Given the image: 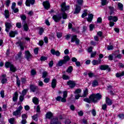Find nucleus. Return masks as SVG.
<instances>
[{
  "label": "nucleus",
  "mask_w": 124,
  "mask_h": 124,
  "mask_svg": "<svg viewBox=\"0 0 124 124\" xmlns=\"http://www.w3.org/2000/svg\"><path fill=\"white\" fill-rule=\"evenodd\" d=\"M16 44H18L21 51H24V50H25V47H24V43L23 42L21 41H18L16 42Z\"/></svg>",
  "instance_id": "obj_21"
},
{
  "label": "nucleus",
  "mask_w": 124,
  "mask_h": 124,
  "mask_svg": "<svg viewBox=\"0 0 124 124\" xmlns=\"http://www.w3.org/2000/svg\"><path fill=\"white\" fill-rule=\"evenodd\" d=\"M43 32H44V29H43V28H40L39 31V34L40 35H42V33H43Z\"/></svg>",
  "instance_id": "obj_49"
},
{
  "label": "nucleus",
  "mask_w": 124,
  "mask_h": 124,
  "mask_svg": "<svg viewBox=\"0 0 124 124\" xmlns=\"http://www.w3.org/2000/svg\"><path fill=\"white\" fill-rule=\"evenodd\" d=\"M6 82H7V78H3L1 80V83L3 85L5 84V83H6Z\"/></svg>",
  "instance_id": "obj_50"
},
{
  "label": "nucleus",
  "mask_w": 124,
  "mask_h": 124,
  "mask_svg": "<svg viewBox=\"0 0 124 124\" xmlns=\"http://www.w3.org/2000/svg\"><path fill=\"white\" fill-rule=\"evenodd\" d=\"M106 103L107 105H108V106H111L112 104H113V102L112 101V100L110 99V98L108 97H106Z\"/></svg>",
  "instance_id": "obj_19"
},
{
  "label": "nucleus",
  "mask_w": 124,
  "mask_h": 124,
  "mask_svg": "<svg viewBox=\"0 0 124 124\" xmlns=\"http://www.w3.org/2000/svg\"><path fill=\"white\" fill-rule=\"evenodd\" d=\"M56 87H57V79H56V78H53L52 80L51 88H52V89H55Z\"/></svg>",
  "instance_id": "obj_22"
},
{
  "label": "nucleus",
  "mask_w": 124,
  "mask_h": 124,
  "mask_svg": "<svg viewBox=\"0 0 124 124\" xmlns=\"http://www.w3.org/2000/svg\"><path fill=\"white\" fill-rule=\"evenodd\" d=\"M16 34H18V31H11L9 33V36L11 38L15 37V36H16Z\"/></svg>",
  "instance_id": "obj_18"
},
{
  "label": "nucleus",
  "mask_w": 124,
  "mask_h": 124,
  "mask_svg": "<svg viewBox=\"0 0 124 124\" xmlns=\"http://www.w3.org/2000/svg\"><path fill=\"white\" fill-rule=\"evenodd\" d=\"M21 81L22 85H25V84H26V82H27V78H21Z\"/></svg>",
  "instance_id": "obj_41"
},
{
  "label": "nucleus",
  "mask_w": 124,
  "mask_h": 124,
  "mask_svg": "<svg viewBox=\"0 0 124 124\" xmlns=\"http://www.w3.org/2000/svg\"><path fill=\"white\" fill-rule=\"evenodd\" d=\"M40 61L41 62H45V61H47V57L42 56L40 57Z\"/></svg>",
  "instance_id": "obj_44"
},
{
  "label": "nucleus",
  "mask_w": 124,
  "mask_h": 124,
  "mask_svg": "<svg viewBox=\"0 0 124 124\" xmlns=\"http://www.w3.org/2000/svg\"><path fill=\"white\" fill-rule=\"evenodd\" d=\"M89 93V90L86 88L83 92V94L82 95V97H86L88 95Z\"/></svg>",
  "instance_id": "obj_35"
},
{
  "label": "nucleus",
  "mask_w": 124,
  "mask_h": 124,
  "mask_svg": "<svg viewBox=\"0 0 124 124\" xmlns=\"http://www.w3.org/2000/svg\"><path fill=\"white\" fill-rule=\"evenodd\" d=\"M24 97L25 96H24L23 95H21L19 96V101L20 102H22L24 101Z\"/></svg>",
  "instance_id": "obj_62"
},
{
  "label": "nucleus",
  "mask_w": 124,
  "mask_h": 124,
  "mask_svg": "<svg viewBox=\"0 0 124 124\" xmlns=\"http://www.w3.org/2000/svg\"><path fill=\"white\" fill-rule=\"evenodd\" d=\"M61 7L62 12H65V11H67V10L70 9V6L69 5L66 6V3L65 2L62 3Z\"/></svg>",
  "instance_id": "obj_4"
},
{
  "label": "nucleus",
  "mask_w": 124,
  "mask_h": 124,
  "mask_svg": "<svg viewBox=\"0 0 124 124\" xmlns=\"http://www.w3.org/2000/svg\"><path fill=\"white\" fill-rule=\"evenodd\" d=\"M61 15L63 20H66L67 18V14L66 13L62 12Z\"/></svg>",
  "instance_id": "obj_33"
},
{
  "label": "nucleus",
  "mask_w": 124,
  "mask_h": 124,
  "mask_svg": "<svg viewBox=\"0 0 124 124\" xmlns=\"http://www.w3.org/2000/svg\"><path fill=\"white\" fill-rule=\"evenodd\" d=\"M101 98H102V95L100 94V93H92L89 96V98H85L83 99V101H85V102H87V103L91 104L92 102H93V103H97Z\"/></svg>",
  "instance_id": "obj_1"
},
{
  "label": "nucleus",
  "mask_w": 124,
  "mask_h": 124,
  "mask_svg": "<svg viewBox=\"0 0 124 124\" xmlns=\"http://www.w3.org/2000/svg\"><path fill=\"white\" fill-rule=\"evenodd\" d=\"M9 123L11 124H14V123H15V118H10L9 119Z\"/></svg>",
  "instance_id": "obj_39"
},
{
  "label": "nucleus",
  "mask_w": 124,
  "mask_h": 124,
  "mask_svg": "<svg viewBox=\"0 0 124 124\" xmlns=\"http://www.w3.org/2000/svg\"><path fill=\"white\" fill-rule=\"evenodd\" d=\"M43 5L46 10H49L51 7V4H50V2L48 0L43 2Z\"/></svg>",
  "instance_id": "obj_6"
},
{
  "label": "nucleus",
  "mask_w": 124,
  "mask_h": 124,
  "mask_svg": "<svg viewBox=\"0 0 124 124\" xmlns=\"http://www.w3.org/2000/svg\"><path fill=\"white\" fill-rule=\"evenodd\" d=\"M23 55V53H22V51H19L17 54L16 56L15 57L16 61H18L19 62H21L22 61V59H23V57L22 55Z\"/></svg>",
  "instance_id": "obj_13"
},
{
  "label": "nucleus",
  "mask_w": 124,
  "mask_h": 124,
  "mask_svg": "<svg viewBox=\"0 0 124 124\" xmlns=\"http://www.w3.org/2000/svg\"><path fill=\"white\" fill-rule=\"evenodd\" d=\"M117 54H118L117 55ZM114 55L115 56V58H118V59H122V54H120V50H116L114 53Z\"/></svg>",
  "instance_id": "obj_23"
},
{
  "label": "nucleus",
  "mask_w": 124,
  "mask_h": 124,
  "mask_svg": "<svg viewBox=\"0 0 124 124\" xmlns=\"http://www.w3.org/2000/svg\"><path fill=\"white\" fill-rule=\"evenodd\" d=\"M108 59L109 61H113L114 59V56H113L112 54H110L108 57Z\"/></svg>",
  "instance_id": "obj_58"
},
{
  "label": "nucleus",
  "mask_w": 124,
  "mask_h": 124,
  "mask_svg": "<svg viewBox=\"0 0 124 124\" xmlns=\"http://www.w3.org/2000/svg\"><path fill=\"white\" fill-rule=\"evenodd\" d=\"M16 85L17 87H19L21 86V80H20V78H19L18 76H16Z\"/></svg>",
  "instance_id": "obj_31"
},
{
  "label": "nucleus",
  "mask_w": 124,
  "mask_h": 124,
  "mask_svg": "<svg viewBox=\"0 0 124 124\" xmlns=\"http://www.w3.org/2000/svg\"><path fill=\"white\" fill-rule=\"evenodd\" d=\"M16 27L18 29H21L22 28V24L20 22H17L16 24Z\"/></svg>",
  "instance_id": "obj_55"
},
{
  "label": "nucleus",
  "mask_w": 124,
  "mask_h": 124,
  "mask_svg": "<svg viewBox=\"0 0 124 124\" xmlns=\"http://www.w3.org/2000/svg\"><path fill=\"white\" fill-rule=\"evenodd\" d=\"M53 115L52 112L48 111L46 114V119H48V120H52V118H53Z\"/></svg>",
  "instance_id": "obj_20"
},
{
  "label": "nucleus",
  "mask_w": 124,
  "mask_h": 124,
  "mask_svg": "<svg viewBox=\"0 0 124 124\" xmlns=\"http://www.w3.org/2000/svg\"><path fill=\"white\" fill-rule=\"evenodd\" d=\"M93 14H90L88 15V18H87V20L88 22H92L93 21Z\"/></svg>",
  "instance_id": "obj_25"
},
{
  "label": "nucleus",
  "mask_w": 124,
  "mask_h": 124,
  "mask_svg": "<svg viewBox=\"0 0 124 124\" xmlns=\"http://www.w3.org/2000/svg\"><path fill=\"white\" fill-rule=\"evenodd\" d=\"M35 3V0H26L25 2V5L28 7H31V5H33Z\"/></svg>",
  "instance_id": "obj_12"
},
{
  "label": "nucleus",
  "mask_w": 124,
  "mask_h": 124,
  "mask_svg": "<svg viewBox=\"0 0 124 124\" xmlns=\"http://www.w3.org/2000/svg\"><path fill=\"white\" fill-rule=\"evenodd\" d=\"M48 75V73L46 71H44L43 72L42 78H46Z\"/></svg>",
  "instance_id": "obj_54"
},
{
  "label": "nucleus",
  "mask_w": 124,
  "mask_h": 124,
  "mask_svg": "<svg viewBox=\"0 0 124 124\" xmlns=\"http://www.w3.org/2000/svg\"><path fill=\"white\" fill-rule=\"evenodd\" d=\"M20 17L22 21H25L26 20H27V16H26L25 15H20Z\"/></svg>",
  "instance_id": "obj_40"
},
{
  "label": "nucleus",
  "mask_w": 124,
  "mask_h": 124,
  "mask_svg": "<svg viewBox=\"0 0 124 124\" xmlns=\"http://www.w3.org/2000/svg\"><path fill=\"white\" fill-rule=\"evenodd\" d=\"M0 94L2 98H4V90H1L0 92Z\"/></svg>",
  "instance_id": "obj_61"
},
{
  "label": "nucleus",
  "mask_w": 124,
  "mask_h": 124,
  "mask_svg": "<svg viewBox=\"0 0 124 124\" xmlns=\"http://www.w3.org/2000/svg\"><path fill=\"white\" fill-rule=\"evenodd\" d=\"M71 42V43L75 42L76 45H79V44H80V40L77 38V35L72 36Z\"/></svg>",
  "instance_id": "obj_5"
},
{
  "label": "nucleus",
  "mask_w": 124,
  "mask_h": 124,
  "mask_svg": "<svg viewBox=\"0 0 124 124\" xmlns=\"http://www.w3.org/2000/svg\"><path fill=\"white\" fill-rule=\"evenodd\" d=\"M12 65H13V64L10 62H6L5 63V67L6 68H10Z\"/></svg>",
  "instance_id": "obj_24"
},
{
  "label": "nucleus",
  "mask_w": 124,
  "mask_h": 124,
  "mask_svg": "<svg viewBox=\"0 0 124 124\" xmlns=\"http://www.w3.org/2000/svg\"><path fill=\"white\" fill-rule=\"evenodd\" d=\"M107 4V0H102L101 5L105 6Z\"/></svg>",
  "instance_id": "obj_57"
},
{
  "label": "nucleus",
  "mask_w": 124,
  "mask_h": 124,
  "mask_svg": "<svg viewBox=\"0 0 124 124\" xmlns=\"http://www.w3.org/2000/svg\"><path fill=\"white\" fill-rule=\"evenodd\" d=\"M102 109L105 111L107 109V105L106 104H104L102 106Z\"/></svg>",
  "instance_id": "obj_63"
},
{
  "label": "nucleus",
  "mask_w": 124,
  "mask_h": 124,
  "mask_svg": "<svg viewBox=\"0 0 124 124\" xmlns=\"http://www.w3.org/2000/svg\"><path fill=\"white\" fill-rule=\"evenodd\" d=\"M4 13L5 18L9 19V16H10V15H9V11H8V10H5L4 11Z\"/></svg>",
  "instance_id": "obj_32"
},
{
  "label": "nucleus",
  "mask_w": 124,
  "mask_h": 124,
  "mask_svg": "<svg viewBox=\"0 0 124 124\" xmlns=\"http://www.w3.org/2000/svg\"><path fill=\"white\" fill-rule=\"evenodd\" d=\"M88 10L85 9L84 10V13L81 15V18H85L86 16H88Z\"/></svg>",
  "instance_id": "obj_34"
},
{
  "label": "nucleus",
  "mask_w": 124,
  "mask_h": 124,
  "mask_svg": "<svg viewBox=\"0 0 124 124\" xmlns=\"http://www.w3.org/2000/svg\"><path fill=\"white\" fill-rule=\"evenodd\" d=\"M31 76H34L36 75V71L35 69H32L31 70Z\"/></svg>",
  "instance_id": "obj_51"
},
{
  "label": "nucleus",
  "mask_w": 124,
  "mask_h": 124,
  "mask_svg": "<svg viewBox=\"0 0 124 124\" xmlns=\"http://www.w3.org/2000/svg\"><path fill=\"white\" fill-rule=\"evenodd\" d=\"M19 114H21V112L17 110L14 111L13 113V116H18Z\"/></svg>",
  "instance_id": "obj_42"
},
{
  "label": "nucleus",
  "mask_w": 124,
  "mask_h": 124,
  "mask_svg": "<svg viewBox=\"0 0 124 124\" xmlns=\"http://www.w3.org/2000/svg\"><path fill=\"white\" fill-rule=\"evenodd\" d=\"M28 91H29V89H24L22 92V95L25 96V95H26V94H27V93H28Z\"/></svg>",
  "instance_id": "obj_45"
},
{
  "label": "nucleus",
  "mask_w": 124,
  "mask_h": 124,
  "mask_svg": "<svg viewBox=\"0 0 124 124\" xmlns=\"http://www.w3.org/2000/svg\"><path fill=\"white\" fill-rule=\"evenodd\" d=\"M62 14H59L58 15H54L52 16V19L54 21L55 23H59L60 21L62 20Z\"/></svg>",
  "instance_id": "obj_3"
},
{
  "label": "nucleus",
  "mask_w": 124,
  "mask_h": 124,
  "mask_svg": "<svg viewBox=\"0 0 124 124\" xmlns=\"http://www.w3.org/2000/svg\"><path fill=\"white\" fill-rule=\"evenodd\" d=\"M5 31L6 32H9V30H11V27H12V25L10 22H6L5 23Z\"/></svg>",
  "instance_id": "obj_14"
},
{
  "label": "nucleus",
  "mask_w": 124,
  "mask_h": 124,
  "mask_svg": "<svg viewBox=\"0 0 124 124\" xmlns=\"http://www.w3.org/2000/svg\"><path fill=\"white\" fill-rule=\"evenodd\" d=\"M67 86H69L70 89H74L76 86V83H75V81L69 80L67 82Z\"/></svg>",
  "instance_id": "obj_7"
},
{
  "label": "nucleus",
  "mask_w": 124,
  "mask_h": 124,
  "mask_svg": "<svg viewBox=\"0 0 124 124\" xmlns=\"http://www.w3.org/2000/svg\"><path fill=\"white\" fill-rule=\"evenodd\" d=\"M10 70L12 72H16V71H17V69L16 68V67L14 66V64H13V65L10 68Z\"/></svg>",
  "instance_id": "obj_30"
},
{
  "label": "nucleus",
  "mask_w": 124,
  "mask_h": 124,
  "mask_svg": "<svg viewBox=\"0 0 124 124\" xmlns=\"http://www.w3.org/2000/svg\"><path fill=\"white\" fill-rule=\"evenodd\" d=\"M62 78L63 80H69V79H70V77L64 74L62 75Z\"/></svg>",
  "instance_id": "obj_37"
},
{
  "label": "nucleus",
  "mask_w": 124,
  "mask_h": 124,
  "mask_svg": "<svg viewBox=\"0 0 124 124\" xmlns=\"http://www.w3.org/2000/svg\"><path fill=\"white\" fill-rule=\"evenodd\" d=\"M83 2H84V0H77V3H78V5H82Z\"/></svg>",
  "instance_id": "obj_60"
},
{
  "label": "nucleus",
  "mask_w": 124,
  "mask_h": 124,
  "mask_svg": "<svg viewBox=\"0 0 124 124\" xmlns=\"http://www.w3.org/2000/svg\"><path fill=\"white\" fill-rule=\"evenodd\" d=\"M57 56V57H60L61 56V52L59 50L55 51L54 52V56Z\"/></svg>",
  "instance_id": "obj_59"
},
{
  "label": "nucleus",
  "mask_w": 124,
  "mask_h": 124,
  "mask_svg": "<svg viewBox=\"0 0 124 124\" xmlns=\"http://www.w3.org/2000/svg\"><path fill=\"white\" fill-rule=\"evenodd\" d=\"M97 86H98V81H97V80L96 79H95L93 81L92 83V87H93V88H94L95 87H97Z\"/></svg>",
  "instance_id": "obj_29"
},
{
  "label": "nucleus",
  "mask_w": 124,
  "mask_h": 124,
  "mask_svg": "<svg viewBox=\"0 0 124 124\" xmlns=\"http://www.w3.org/2000/svg\"><path fill=\"white\" fill-rule=\"evenodd\" d=\"M89 29L91 31H93V29H94V25L93 24H91L89 25Z\"/></svg>",
  "instance_id": "obj_48"
},
{
  "label": "nucleus",
  "mask_w": 124,
  "mask_h": 124,
  "mask_svg": "<svg viewBox=\"0 0 124 124\" xmlns=\"http://www.w3.org/2000/svg\"><path fill=\"white\" fill-rule=\"evenodd\" d=\"M73 71V67L72 66H70L66 69V72L67 73H71Z\"/></svg>",
  "instance_id": "obj_28"
},
{
  "label": "nucleus",
  "mask_w": 124,
  "mask_h": 124,
  "mask_svg": "<svg viewBox=\"0 0 124 124\" xmlns=\"http://www.w3.org/2000/svg\"><path fill=\"white\" fill-rule=\"evenodd\" d=\"M18 96H19V94L18 93V92H16L14 93V95L13 96V101H14V102H17L18 100Z\"/></svg>",
  "instance_id": "obj_17"
},
{
  "label": "nucleus",
  "mask_w": 124,
  "mask_h": 124,
  "mask_svg": "<svg viewBox=\"0 0 124 124\" xmlns=\"http://www.w3.org/2000/svg\"><path fill=\"white\" fill-rule=\"evenodd\" d=\"M118 117H119V118H120V119H121V120H124V113L120 114L118 115Z\"/></svg>",
  "instance_id": "obj_64"
},
{
  "label": "nucleus",
  "mask_w": 124,
  "mask_h": 124,
  "mask_svg": "<svg viewBox=\"0 0 124 124\" xmlns=\"http://www.w3.org/2000/svg\"><path fill=\"white\" fill-rule=\"evenodd\" d=\"M63 59L60 60L58 63L56 64V66L61 67L62 66L63 64H66L68 62L70 61V57L68 55H65L63 57Z\"/></svg>",
  "instance_id": "obj_2"
},
{
  "label": "nucleus",
  "mask_w": 124,
  "mask_h": 124,
  "mask_svg": "<svg viewBox=\"0 0 124 124\" xmlns=\"http://www.w3.org/2000/svg\"><path fill=\"white\" fill-rule=\"evenodd\" d=\"M81 11V6L80 5L77 4L76 5V8L75 9V11L74 12V14H79Z\"/></svg>",
  "instance_id": "obj_16"
},
{
  "label": "nucleus",
  "mask_w": 124,
  "mask_h": 124,
  "mask_svg": "<svg viewBox=\"0 0 124 124\" xmlns=\"http://www.w3.org/2000/svg\"><path fill=\"white\" fill-rule=\"evenodd\" d=\"M81 92L82 90L80 88H78L75 91V93L79 94V93H81Z\"/></svg>",
  "instance_id": "obj_47"
},
{
  "label": "nucleus",
  "mask_w": 124,
  "mask_h": 124,
  "mask_svg": "<svg viewBox=\"0 0 124 124\" xmlns=\"http://www.w3.org/2000/svg\"><path fill=\"white\" fill-rule=\"evenodd\" d=\"M108 21L112 20V22L116 23L118 21V20H119V18H118V16H108Z\"/></svg>",
  "instance_id": "obj_15"
},
{
  "label": "nucleus",
  "mask_w": 124,
  "mask_h": 124,
  "mask_svg": "<svg viewBox=\"0 0 124 124\" xmlns=\"http://www.w3.org/2000/svg\"><path fill=\"white\" fill-rule=\"evenodd\" d=\"M117 78H120V77H123L124 76V71H122L121 73H117L115 75Z\"/></svg>",
  "instance_id": "obj_26"
},
{
  "label": "nucleus",
  "mask_w": 124,
  "mask_h": 124,
  "mask_svg": "<svg viewBox=\"0 0 124 124\" xmlns=\"http://www.w3.org/2000/svg\"><path fill=\"white\" fill-rule=\"evenodd\" d=\"M92 63L93 64V65H97V64H99L98 63V61L95 60H93L92 62Z\"/></svg>",
  "instance_id": "obj_46"
},
{
  "label": "nucleus",
  "mask_w": 124,
  "mask_h": 124,
  "mask_svg": "<svg viewBox=\"0 0 124 124\" xmlns=\"http://www.w3.org/2000/svg\"><path fill=\"white\" fill-rule=\"evenodd\" d=\"M30 90L31 93H35V91H38V86L33 84H30Z\"/></svg>",
  "instance_id": "obj_9"
},
{
  "label": "nucleus",
  "mask_w": 124,
  "mask_h": 124,
  "mask_svg": "<svg viewBox=\"0 0 124 124\" xmlns=\"http://www.w3.org/2000/svg\"><path fill=\"white\" fill-rule=\"evenodd\" d=\"M65 39H66V40H69V39H70V38L71 37V34H68L66 35V36H65Z\"/></svg>",
  "instance_id": "obj_56"
},
{
  "label": "nucleus",
  "mask_w": 124,
  "mask_h": 124,
  "mask_svg": "<svg viewBox=\"0 0 124 124\" xmlns=\"http://www.w3.org/2000/svg\"><path fill=\"white\" fill-rule=\"evenodd\" d=\"M21 118L22 120H27V119H28V115L26 114H23L21 115Z\"/></svg>",
  "instance_id": "obj_53"
},
{
  "label": "nucleus",
  "mask_w": 124,
  "mask_h": 124,
  "mask_svg": "<svg viewBox=\"0 0 124 124\" xmlns=\"http://www.w3.org/2000/svg\"><path fill=\"white\" fill-rule=\"evenodd\" d=\"M32 102L35 104V105H38V104L39 103V100H38V99L36 97H34L32 99Z\"/></svg>",
  "instance_id": "obj_27"
},
{
  "label": "nucleus",
  "mask_w": 124,
  "mask_h": 124,
  "mask_svg": "<svg viewBox=\"0 0 124 124\" xmlns=\"http://www.w3.org/2000/svg\"><path fill=\"white\" fill-rule=\"evenodd\" d=\"M118 6L120 10H124V5H123L122 3H118Z\"/></svg>",
  "instance_id": "obj_38"
},
{
  "label": "nucleus",
  "mask_w": 124,
  "mask_h": 124,
  "mask_svg": "<svg viewBox=\"0 0 124 124\" xmlns=\"http://www.w3.org/2000/svg\"><path fill=\"white\" fill-rule=\"evenodd\" d=\"M32 119L33 121H37L38 119V116L37 114H36L32 116Z\"/></svg>",
  "instance_id": "obj_43"
},
{
  "label": "nucleus",
  "mask_w": 124,
  "mask_h": 124,
  "mask_svg": "<svg viewBox=\"0 0 124 124\" xmlns=\"http://www.w3.org/2000/svg\"><path fill=\"white\" fill-rule=\"evenodd\" d=\"M23 29L25 31H29V25L27 23H24L23 25Z\"/></svg>",
  "instance_id": "obj_36"
},
{
  "label": "nucleus",
  "mask_w": 124,
  "mask_h": 124,
  "mask_svg": "<svg viewBox=\"0 0 124 124\" xmlns=\"http://www.w3.org/2000/svg\"><path fill=\"white\" fill-rule=\"evenodd\" d=\"M50 124H62V123L59 121V118L58 117H54L50 120Z\"/></svg>",
  "instance_id": "obj_8"
},
{
  "label": "nucleus",
  "mask_w": 124,
  "mask_h": 124,
  "mask_svg": "<svg viewBox=\"0 0 124 124\" xmlns=\"http://www.w3.org/2000/svg\"><path fill=\"white\" fill-rule=\"evenodd\" d=\"M25 59H26V60L28 61V62H30V59H31V58H32V55H31V54L29 50L25 51Z\"/></svg>",
  "instance_id": "obj_10"
},
{
  "label": "nucleus",
  "mask_w": 124,
  "mask_h": 124,
  "mask_svg": "<svg viewBox=\"0 0 124 124\" xmlns=\"http://www.w3.org/2000/svg\"><path fill=\"white\" fill-rule=\"evenodd\" d=\"M88 75L89 78H93V77H94V74L93 72L88 73Z\"/></svg>",
  "instance_id": "obj_52"
},
{
  "label": "nucleus",
  "mask_w": 124,
  "mask_h": 124,
  "mask_svg": "<svg viewBox=\"0 0 124 124\" xmlns=\"http://www.w3.org/2000/svg\"><path fill=\"white\" fill-rule=\"evenodd\" d=\"M100 69L101 70H108V72L111 71V68H110L108 65H101Z\"/></svg>",
  "instance_id": "obj_11"
}]
</instances>
